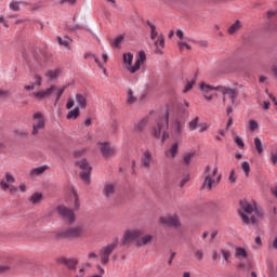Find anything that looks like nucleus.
Instances as JSON below:
<instances>
[{"mask_svg":"<svg viewBox=\"0 0 277 277\" xmlns=\"http://www.w3.org/2000/svg\"><path fill=\"white\" fill-rule=\"evenodd\" d=\"M238 213L245 224H256V217L254 216V214L256 215L259 211L254 206L248 203V201H240V209L238 210Z\"/></svg>","mask_w":277,"mask_h":277,"instance_id":"obj_1","label":"nucleus"},{"mask_svg":"<svg viewBox=\"0 0 277 277\" xmlns=\"http://www.w3.org/2000/svg\"><path fill=\"white\" fill-rule=\"evenodd\" d=\"M144 62H146V53L144 51H141L138 53V57L136 58L134 66H132L133 53L131 52L123 53V64H127L126 70H129V72H131L132 75H134V72H137V70H140V67L142 66V64H144Z\"/></svg>","mask_w":277,"mask_h":277,"instance_id":"obj_2","label":"nucleus"},{"mask_svg":"<svg viewBox=\"0 0 277 277\" xmlns=\"http://www.w3.org/2000/svg\"><path fill=\"white\" fill-rule=\"evenodd\" d=\"M169 122H170V115L166 113L163 117L159 118L156 121V124L154 126L151 131V135H154V137H157V138L161 137L162 135V142L167 141L169 137V134L167 132Z\"/></svg>","mask_w":277,"mask_h":277,"instance_id":"obj_3","label":"nucleus"},{"mask_svg":"<svg viewBox=\"0 0 277 277\" xmlns=\"http://www.w3.org/2000/svg\"><path fill=\"white\" fill-rule=\"evenodd\" d=\"M217 174V167H215L211 172V166H207L203 171L205 181L202 184L203 189H208V192H211L213 189L214 183H220L222 181V174H220L216 180L213 179Z\"/></svg>","mask_w":277,"mask_h":277,"instance_id":"obj_4","label":"nucleus"},{"mask_svg":"<svg viewBox=\"0 0 277 277\" xmlns=\"http://www.w3.org/2000/svg\"><path fill=\"white\" fill-rule=\"evenodd\" d=\"M66 88H68V84L63 85L61 89L56 85H52L49 89L34 92L32 96H35V98H38L39 101H42V98H49V96H51L53 92H57V97L55 100V105H57V103H60V98H62V94H64V92L66 91Z\"/></svg>","mask_w":277,"mask_h":277,"instance_id":"obj_5","label":"nucleus"},{"mask_svg":"<svg viewBox=\"0 0 277 277\" xmlns=\"http://www.w3.org/2000/svg\"><path fill=\"white\" fill-rule=\"evenodd\" d=\"M119 241L120 240L118 238H115L113 242L106 245L101 249L100 256H101V263L103 265H107V263H109V256H111V253L114 252V250L118 248Z\"/></svg>","mask_w":277,"mask_h":277,"instance_id":"obj_6","label":"nucleus"},{"mask_svg":"<svg viewBox=\"0 0 277 277\" xmlns=\"http://www.w3.org/2000/svg\"><path fill=\"white\" fill-rule=\"evenodd\" d=\"M56 237L57 239H80L83 237V230L81 227H70L65 232H58Z\"/></svg>","mask_w":277,"mask_h":277,"instance_id":"obj_7","label":"nucleus"},{"mask_svg":"<svg viewBox=\"0 0 277 277\" xmlns=\"http://www.w3.org/2000/svg\"><path fill=\"white\" fill-rule=\"evenodd\" d=\"M144 235V229L134 228V229H127L123 234L122 238V245L128 246V243H131V241H137L140 237Z\"/></svg>","mask_w":277,"mask_h":277,"instance_id":"obj_8","label":"nucleus"},{"mask_svg":"<svg viewBox=\"0 0 277 277\" xmlns=\"http://www.w3.org/2000/svg\"><path fill=\"white\" fill-rule=\"evenodd\" d=\"M76 166L82 170L80 172V177L82 181L87 184L90 185V174L92 172V167H90V163H88V160L82 159L80 161H76Z\"/></svg>","mask_w":277,"mask_h":277,"instance_id":"obj_9","label":"nucleus"},{"mask_svg":"<svg viewBox=\"0 0 277 277\" xmlns=\"http://www.w3.org/2000/svg\"><path fill=\"white\" fill-rule=\"evenodd\" d=\"M32 120V135H38L40 130L45 127L44 115H42V113H35Z\"/></svg>","mask_w":277,"mask_h":277,"instance_id":"obj_10","label":"nucleus"},{"mask_svg":"<svg viewBox=\"0 0 277 277\" xmlns=\"http://www.w3.org/2000/svg\"><path fill=\"white\" fill-rule=\"evenodd\" d=\"M97 146L104 159H111L116 155V146L109 144V142L98 143Z\"/></svg>","mask_w":277,"mask_h":277,"instance_id":"obj_11","label":"nucleus"},{"mask_svg":"<svg viewBox=\"0 0 277 277\" xmlns=\"http://www.w3.org/2000/svg\"><path fill=\"white\" fill-rule=\"evenodd\" d=\"M200 90H201L206 101L208 103H211V101H213V96H215V90H217V87H213L211 84H207V83L202 82L200 84Z\"/></svg>","mask_w":277,"mask_h":277,"instance_id":"obj_12","label":"nucleus"},{"mask_svg":"<svg viewBox=\"0 0 277 277\" xmlns=\"http://www.w3.org/2000/svg\"><path fill=\"white\" fill-rule=\"evenodd\" d=\"M58 215L65 220V222H68V224H72L75 222V212L70 210L69 208H66L65 206H60L57 208Z\"/></svg>","mask_w":277,"mask_h":277,"instance_id":"obj_13","label":"nucleus"},{"mask_svg":"<svg viewBox=\"0 0 277 277\" xmlns=\"http://www.w3.org/2000/svg\"><path fill=\"white\" fill-rule=\"evenodd\" d=\"M159 222L162 224V226H181V221L176 215L160 216Z\"/></svg>","mask_w":277,"mask_h":277,"instance_id":"obj_14","label":"nucleus"},{"mask_svg":"<svg viewBox=\"0 0 277 277\" xmlns=\"http://www.w3.org/2000/svg\"><path fill=\"white\" fill-rule=\"evenodd\" d=\"M141 166L145 168V170H150V166H153V154L148 150L144 151L141 157Z\"/></svg>","mask_w":277,"mask_h":277,"instance_id":"obj_15","label":"nucleus"},{"mask_svg":"<svg viewBox=\"0 0 277 277\" xmlns=\"http://www.w3.org/2000/svg\"><path fill=\"white\" fill-rule=\"evenodd\" d=\"M219 92L223 93V96H228L232 100V103L235 104V98H237V91L230 88L219 85L216 88Z\"/></svg>","mask_w":277,"mask_h":277,"instance_id":"obj_16","label":"nucleus"},{"mask_svg":"<svg viewBox=\"0 0 277 277\" xmlns=\"http://www.w3.org/2000/svg\"><path fill=\"white\" fill-rule=\"evenodd\" d=\"M58 263H61L62 265H66L67 269H77V265H79V260L75 258H61L58 259Z\"/></svg>","mask_w":277,"mask_h":277,"instance_id":"obj_17","label":"nucleus"},{"mask_svg":"<svg viewBox=\"0 0 277 277\" xmlns=\"http://www.w3.org/2000/svg\"><path fill=\"white\" fill-rule=\"evenodd\" d=\"M176 155H179V143L177 142L171 144V146H169V148L166 149V151H164V156L168 159H174L176 157Z\"/></svg>","mask_w":277,"mask_h":277,"instance_id":"obj_18","label":"nucleus"},{"mask_svg":"<svg viewBox=\"0 0 277 277\" xmlns=\"http://www.w3.org/2000/svg\"><path fill=\"white\" fill-rule=\"evenodd\" d=\"M242 27L243 24L241 23V21L237 19L234 24L229 26V28L227 29V34L229 36H235V34H239V31H241Z\"/></svg>","mask_w":277,"mask_h":277,"instance_id":"obj_19","label":"nucleus"},{"mask_svg":"<svg viewBox=\"0 0 277 277\" xmlns=\"http://www.w3.org/2000/svg\"><path fill=\"white\" fill-rule=\"evenodd\" d=\"M76 103L79 109H85L88 107V100L85 98V95L81 93L76 94Z\"/></svg>","mask_w":277,"mask_h":277,"instance_id":"obj_20","label":"nucleus"},{"mask_svg":"<svg viewBox=\"0 0 277 277\" xmlns=\"http://www.w3.org/2000/svg\"><path fill=\"white\" fill-rule=\"evenodd\" d=\"M154 239V236L153 235H145V236H142L140 237L137 240H136V246L138 248H142V246H148V243H151Z\"/></svg>","mask_w":277,"mask_h":277,"instance_id":"obj_21","label":"nucleus"},{"mask_svg":"<svg viewBox=\"0 0 277 277\" xmlns=\"http://www.w3.org/2000/svg\"><path fill=\"white\" fill-rule=\"evenodd\" d=\"M47 170H49L48 166L34 168L29 173L30 179H36V176H40V174H44V172H47Z\"/></svg>","mask_w":277,"mask_h":277,"instance_id":"obj_22","label":"nucleus"},{"mask_svg":"<svg viewBox=\"0 0 277 277\" xmlns=\"http://www.w3.org/2000/svg\"><path fill=\"white\" fill-rule=\"evenodd\" d=\"M173 136L174 137H181V134L183 133V124L181 121L175 120L172 126Z\"/></svg>","mask_w":277,"mask_h":277,"instance_id":"obj_23","label":"nucleus"},{"mask_svg":"<svg viewBox=\"0 0 277 277\" xmlns=\"http://www.w3.org/2000/svg\"><path fill=\"white\" fill-rule=\"evenodd\" d=\"M21 5H27V2L12 0L9 3V8H10V10H12V12H18V10H21Z\"/></svg>","mask_w":277,"mask_h":277,"instance_id":"obj_24","label":"nucleus"},{"mask_svg":"<svg viewBox=\"0 0 277 277\" xmlns=\"http://www.w3.org/2000/svg\"><path fill=\"white\" fill-rule=\"evenodd\" d=\"M235 258L239 259V261H241V259H248V251L241 247H237L235 251Z\"/></svg>","mask_w":277,"mask_h":277,"instance_id":"obj_25","label":"nucleus"},{"mask_svg":"<svg viewBox=\"0 0 277 277\" xmlns=\"http://www.w3.org/2000/svg\"><path fill=\"white\" fill-rule=\"evenodd\" d=\"M116 192V187L114 184H106L104 187V195L106 198H111L114 196V193Z\"/></svg>","mask_w":277,"mask_h":277,"instance_id":"obj_26","label":"nucleus"},{"mask_svg":"<svg viewBox=\"0 0 277 277\" xmlns=\"http://www.w3.org/2000/svg\"><path fill=\"white\" fill-rule=\"evenodd\" d=\"M29 202L31 205H40L42 202V194L41 193H35L29 197Z\"/></svg>","mask_w":277,"mask_h":277,"instance_id":"obj_27","label":"nucleus"},{"mask_svg":"<svg viewBox=\"0 0 277 277\" xmlns=\"http://www.w3.org/2000/svg\"><path fill=\"white\" fill-rule=\"evenodd\" d=\"M194 157H196V151L185 153L183 156L184 166H189Z\"/></svg>","mask_w":277,"mask_h":277,"instance_id":"obj_28","label":"nucleus"},{"mask_svg":"<svg viewBox=\"0 0 277 277\" xmlns=\"http://www.w3.org/2000/svg\"><path fill=\"white\" fill-rule=\"evenodd\" d=\"M81 111L79 110V107H76L75 109L70 110L66 118L67 120H77L80 116Z\"/></svg>","mask_w":277,"mask_h":277,"instance_id":"obj_29","label":"nucleus"},{"mask_svg":"<svg viewBox=\"0 0 277 277\" xmlns=\"http://www.w3.org/2000/svg\"><path fill=\"white\" fill-rule=\"evenodd\" d=\"M147 25L150 29V38H151V40H155V38H157V36H159V32H157V26H155L153 24V22H150V21H147Z\"/></svg>","mask_w":277,"mask_h":277,"instance_id":"obj_30","label":"nucleus"},{"mask_svg":"<svg viewBox=\"0 0 277 277\" xmlns=\"http://www.w3.org/2000/svg\"><path fill=\"white\" fill-rule=\"evenodd\" d=\"M148 123V120L147 119H143L141 120L138 123H136L134 126V131L136 133H141V131H144V127H146V124Z\"/></svg>","mask_w":277,"mask_h":277,"instance_id":"obj_31","label":"nucleus"},{"mask_svg":"<svg viewBox=\"0 0 277 277\" xmlns=\"http://www.w3.org/2000/svg\"><path fill=\"white\" fill-rule=\"evenodd\" d=\"M124 40V35H120L118 36L113 42H111V47L114 49H120V44H122Z\"/></svg>","mask_w":277,"mask_h":277,"instance_id":"obj_32","label":"nucleus"},{"mask_svg":"<svg viewBox=\"0 0 277 277\" xmlns=\"http://www.w3.org/2000/svg\"><path fill=\"white\" fill-rule=\"evenodd\" d=\"M62 71L60 69H54V70H49L45 76L49 77V79H51L52 81L54 79H57L60 77V74Z\"/></svg>","mask_w":277,"mask_h":277,"instance_id":"obj_33","label":"nucleus"},{"mask_svg":"<svg viewBox=\"0 0 277 277\" xmlns=\"http://www.w3.org/2000/svg\"><path fill=\"white\" fill-rule=\"evenodd\" d=\"M254 146L259 155H263V143L261 142V138H254Z\"/></svg>","mask_w":277,"mask_h":277,"instance_id":"obj_34","label":"nucleus"},{"mask_svg":"<svg viewBox=\"0 0 277 277\" xmlns=\"http://www.w3.org/2000/svg\"><path fill=\"white\" fill-rule=\"evenodd\" d=\"M198 120H200L199 117H196L195 119H193L189 122V131H196L197 127H198Z\"/></svg>","mask_w":277,"mask_h":277,"instance_id":"obj_35","label":"nucleus"},{"mask_svg":"<svg viewBox=\"0 0 277 277\" xmlns=\"http://www.w3.org/2000/svg\"><path fill=\"white\" fill-rule=\"evenodd\" d=\"M127 101L130 105H133V103H135L137 101V98L135 96H133L132 90L128 91V100Z\"/></svg>","mask_w":277,"mask_h":277,"instance_id":"obj_36","label":"nucleus"},{"mask_svg":"<svg viewBox=\"0 0 277 277\" xmlns=\"http://www.w3.org/2000/svg\"><path fill=\"white\" fill-rule=\"evenodd\" d=\"M241 168L246 174V176H249L250 175V163L248 161H245L242 164H241Z\"/></svg>","mask_w":277,"mask_h":277,"instance_id":"obj_37","label":"nucleus"},{"mask_svg":"<svg viewBox=\"0 0 277 277\" xmlns=\"http://www.w3.org/2000/svg\"><path fill=\"white\" fill-rule=\"evenodd\" d=\"M155 47H166V39H163V36L158 37L157 41L155 42Z\"/></svg>","mask_w":277,"mask_h":277,"instance_id":"obj_38","label":"nucleus"},{"mask_svg":"<svg viewBox=\"0 0 277 277\" xmlns=\"http://www.w3.org/2000/svg\"><path fill=\"white\" fill-rule=\"evenodd\" d=\"M194 85H196V80H192L190 82H187V84L185 85L183 92L184 94L189 92V90H192V88H194Z\"/></svg>","mask_w":277,"mask_h":277,"instance_id":"obj_39","label":"nucleus"},{"mask_svg":"<svg viewBox=\"0 0 277 277\" xmlns=\"http://www.w3.org/2000/svg\"><path fill=\"white\" fill-rule=\"evenodd\" d=\"M228 181L232 185H235L237 181V176H235V169H233L229 173Z\"/></svg>","mask_w":277,"mask_h":277,"instance_id":"obj_40","label":"nucleus"},{"mask_svg":"<svg viewBox=\"0 0 277 277\" xmlns=\"http://www.w3.org/2000/svg\"><path fill=\"white\" fill-rule=\"evenodd\" d=\"M249 129L250 131H256L259 129V123L254 120L249 121Z\"/></svg>","mask_w":277,"mask_h":277,"instance_id":"obj_41","label":"nucleus"},{"mask_svg":"<svg viewBox=\"0 0 277 277\" xmlns=\"http://www.w3.org/2000/svg\"><path fill=\"white\" fill-rule=\"evenodd\" d=\"M74 198H75V209L76 211H78V209H80L81 207V202H79V195H77L76 192H74Z\"/></svg>","mask_w":277,"mask_h":277,"instance_id":"obj_42","label":"nucleus"},{"mask_svg":"<svg viewBox=\"0 0 277 277\" xmlns=\"http://www.w3.org/2000/svg\"><path fill=\"white\" fill-rule=\"evenodd\" d=\"M223 259L226 261V263H230V261L228 259H230V252L226 251L224 249L221 250Z\"/></svg>","mask_w":277,"mask_h":277,"instance_id":"obj_43","label":"nucleus"},{"mask_svg":"<svg viewBox=\"0 0 277 277\" xmlns=\"http://www.w3.org/2000/svg\"><path fill=\"white\" fill-rule=\"evenodd\" d=\"M91 57H93L95 64H97L98 67H100L102 70H104V72L107 71V69L105 68V66H103V65L101 64V61L98 60V57H96V55L93 54V55H91Z\"/></svg>","mask_w":277,"mask_h":277,"instance_id":"obj_44","label":"nucleus"},{"mask_svg":"<svg viewBox=\"0 0 277 277\" xmlns=\"http://www.w3.org/2000/svg\"><path fill=\"white\" fill-rule=\"evenodd\" d=\"M234 141L237 144V146H239L240 148H243V146H246V144L243 143V140L240 136H235Z\"/></svg>","mask_w":277,"mask_h":277,"instance_id":"obj_45","label":"nucleus"},{"mask_svg":"<svg viewBox=\"0 0 277 277\" xmlns=\"http://www.w3.org/2000/svg\"><path fill=\"white\" fill-rule=\"evenodd\" d=\"M195 256L198 261H202V259H205V252H202V250H197L195 251Z\"/></svg>","mask_w":277,"mask_h":277,"instance_id":"obj_46","label":"nucleus"},{"mask_svg":"<svg viewBox=\"0 0 277 277\" xmlns=\"http://www.w3.org/2000/svg\"><path fill=\"white\" fill-rule=\"evenodd\" d=\"M6 183H14L16 180L14 179V175L12 173L6 172L5 173Z\"/></svg>","mask_w":277,"mask_h":277,"instance_id":"obj_47","label":"nucleus"},{"mask_svg":"<svg viewBox=\"0 0 277 277\" xmlns=\"http://www.w3.org/2000/svg\"><path fill=\"white\" fill-rule=\"evenodd\" d=\"M180 51H183V48L185 47L188 51H192V47L185 42H179L177 43Z\"/></svg>","mask_w":277,"mask_h":277,"instance_id":"obj_48","label":"nucleus"},{"mask_svg":"<svg viewBox=\"0 0 277 277\" xmlns=\"http://www.w3.org/2000/svg\"><path fill=\"white\" fill-rule=\"evenodd\" d=\"M0 187L3 189V192H8V189H10V184L8 182L1 181Z\"/></svg>","mask_w":277,"mask_h":277,"instance_id":"obj_49","label":"nucleus"},{"mask_svg":"<svg viewBox=\"0 0 277 277\" xmlns=\"http://www.w3.org/2000/svg\"><path fill=\"white\" fill-rule=\"evenodd\" d=\"M67 109H72L75 107V100L69 98L66 104Z\"/></svg>","mask_w":277,"mask_h":277,"instance_id":"obj_50","label":"nucleus"},{"mask_svg":"<svg viewBox=\"0 0 277 277\" xmlns=\"http://www.w3.org/2000/svg\"><path fill=\"white\" fill-rule=\"evenodd\" d=\"M35 79V85H42V77H40V75H36Z\"/></svg>","mask_w":277,"mask_h":277,"instance_id":"obj_51","label":"nucleus"},{"mask_svg":"<svg viewBox=\"0 0 277 277\" xmlns=\"http://www.w3.org/2000/svg\"><path fill=\"white\" fill-rule=\"evenodd\" d=\"M57 42H58V44H61L62 47H68V41L62 39L61 37H57Z\"/></svg>","mask_w":277,"mask_h":277,"instance_id":"obj_52","label":"nucleus"},{"mask_svg":"<svg viewBox=\"0 0 277 277\" xmlns=\"http://www.w3.org/2000/svg\"><path fill=\"white\" fill-rule=\"evenodd\" d=\"M5 272H10V266L0 265V274H5Z\"/></svg>","mask_w":277,"mask_h":277,"instance_id":"obj_53","label":"nucleus"},{"mask_svg":"<svg viewBox=\"0 0 277 277\" xmlns=\"http://www.w3.org/2000/svg\"><path fill=\"white\" fill-rule=\"evenodd\" d=\"M5 96H10V91L6 90H0V98H3Z\"/></svg>","mask_w":277,"mask_h":277,"instance_id":"obj_54","label":"nucleus"},{"mask_svg":"<svg viewBox=\"0 0 277 277\" xmlns=\"http://www.w3.org/2000/svg\"><path fill=\"white\" fill-rule=\"evenodd\" d=\"M230 127H233V117L228 118L226 130L228 131V129H230Z\"/></svg>","mask_w":277,"mask_h":277,"instance_id":"obj_55","label":"nucleus"},{"mask_svg":"<svg viewBox=\"0 0 277 277\" xmlns=\"http://www.w3.org/2000/svg\"><path fill=\"white\" fill-rule=\"evenodd\" d=\"M96 268L100 272V276H105V269L103 267H101V265H97Z\"/></svg>","mask_w":277,"mask_h":277,"instance_id":"obj_56","label":"nucleus"},{"mask_svg":"<svg viewBox=\"0 0 277 277\" xmlns=\"http://www.w3.org/2000/svg\"><path fill=\"white\" fill-rule=\"evenodd\" d=\"M0 23L3 24V27H9L8 21H5V18H3V16H0Z\"/></svg>","mask_w":277,"mask_h":277,"instance_id":"obj_57","label":"nucleus"},{"mask_svg":"<svg viewBox=\"0 0 277 277\" xmlns=\"http://www.w3.org/2000/svg\"><path fill=\"white\" fill-rule=\"evenodd\" d=\"M35 88H36V84L32 83V84L26 85L25 90H27L29 92L31 90H35Z\"/></svg>","mask_w":277,"mask_h":277,"instance_id":"obj_58","label":"nucleus"},{"mask_svg":"<svg viewBox=\"0 0 277 277\" xmlns=\"http://www.w3.org/2000/svg\"><path fill=\"white\" fill-rule=\"evenodd\" d=\"M189 181V176H186L184 177L182 181H181V187H183L185 185V183H187Z\"/></svg>","mask_w":277,"mask_h":277,"instance_id":"obj_59","label":"nucleus"},{"mask_svg":"<svg viewBox=\"0 0 277 277\" xmlns=\"http://www.w3.org/2000/svg\"><path fill=\"white\" fill-rule=\"evenodd\" d=\"M19 192H23V193L27 192V186L25 184H21Z\"/></svg>","mask_w":277,"mask_h":277,"instance_id":"obj_60","label":"nucleus"},{"mask_svg":"<svg viewBox=\"0 0 277 277\" xmlns=\"http://www.w3.org/2000/svg\"><path fill=\"white\" fill-rule=\"evenodd\" d=\"M83 155L82 150H77L74 153V157H81Z\"/></svg>","mask_w":277,"mask_h":277,"instance_id":"obj_61","label":"nucleus"},{"mask_svg":"<svg viewBox=\"0 0 277 277\" xmlns=\"http://www.w3.org/2000/svg\"><path fill=\"white\" fill-rule=\"evenodd\" d=\"M176 36L180 38V40H183V30H177Z\"/></svg>","mask_w":277,"mask_h":277,"instance_id":"obj_62","label":"nucleus"},{"mask_svg":"<svg viewBox=\"0 0 277 277\" xmlns=\"http://www.w3.org/2000/svg\"><path fill=\"white\" fill-rule=\"evenodd\" d=\"M272 70H273L274 76L277 78V65H274L272 67Z\"/></svg>","mask_w":277,"mask_h":277,"instance_id":"obj_63","label":"nucleus"},{"mask_svg":"<svg viewBox=\"0 0 277 277\" xmlns=\"http://www.w3.org/2000/svg\"><path fill=\"white\" fill-rule=\"evenodd\" d=\"M273 196L277 198V187L271 189Z\"/></svg>","mask_w":277,"mask_h":277,"instance_id":"obj_64","label":"nucleus"}]
</instances>
